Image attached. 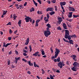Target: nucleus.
I'll return each mask as SVG.
<instances>
[{
    "label": "nucleus",
    "mask_w": 79,
    "mask_h": 79,
    "mask_svg": "<svg viewBox=\"0 0 79 79\" xmlns=\"http://www.w3.org/2000/svg\"><path fill=\"white\" fill-rule=\"evenodd\" d=\"M55 50L56 51L55 52V56H52L51 57V59L52 60H53V61H54V62H57V60L55 59V58H56L57 56H58L59 54V53L60 52V51L59 49H57L56 48L55 49ZM53 59H54L53 60Z\"/></svg>",
    "instance_id": "nucleus-1"
},
{
    "label": "nucleus",
    "mask_w": 79,
    "mask_h": 79,
    "mask_svg": "<svg viewBox=\"0 0 79 79\" xmlns=\"http://www.w3.org/2000/svg\"><path fill=\"white\" fill-rule=\"evenodd\" d=\"M65 34L64 36V38L65 39H68L69 40L71 39V35H69V31L68 30H65Z\"/></svg>",
    "instance_id": "nucleus-2"
},
{
    "label": "nucleus",
    "mask_w": 79,
    "mask_h": 79,
    "mask_svg": "<svg viewBox=\"0 0 79 79\" xmlns=\"http://www.w3.org/2000/svg\"><path fill=\"white\" fill-rule=\"evenodd\" d=\"M44 34L46 37H48V36L51 34V32L49 30H46L44 31Z\"/></svg>",
    "instance_id": "nucleus-3"
},
{
    "label": "nucleus",
    "mask_w": 79,
    "mask_h": 79,
    "mask_svg": "<svg viewBox=\"0 0 79 79\" xmlns=\"http://www.w3.org/2000/svg\"><path fill=\"white\" fill-rule=\"evenodd\" d=\"M47 17H45L44 18V20H45V23H48V19L50 18V15H49L48 13L47 14Z\"/></svg>",
    "instance_id": "nucleus-4"
},
{
    "label": "nucleus",
    "mask_w": 79,
    "mask_h": 79,
    "mask_svg": "<svg viewBox=\"0 0 79 79\" xmlns=\"http://www.w3.org/2000/svg\"><path fill=\"white\" fill-rule=\"evenodd\" d=\"M57 65L59 67H60V68H63V66H64L65 64L64 63L60 61L58 63Z\"/></svg>",
    "instance_id": "nucleus-5"
},
{
    "label": "nucleus",
    "mask_w": 79,
    "mask_h": 79,
    "mask_svg": "<svg viewBox=\"0 0 79 79\" xmlns=\"http://www.w3.org/2000/svg\"><path fill=\"white\" fill-rule=\"evenodd\" d=\"M69 10L71 11H73V12H74V11H75V9L74 7L69 6Z\"/></svg>",
    "instance_id": "nucleus-6"
},
{
    "label": "nucleus",
    "mask_w": 79,
    "mask_h": 79,
    "mask_svg": "<svg viewBox=\"0 0 79 79\" xmlns=\"http://www.w3.org/2000/svg\"><path fill=\"white\" fill-rule=\"evenodd\" d=\"M46 27H47L46 28L47 30H50V28L52 27L51 25L49 23H48L46 25Z\"/></svg>",
    "instance_id": "nucleus-7"
},
{
    "label": "nucleus",
    "mask_w": 79,
    "mask_h": 79,
    "mask_svg": "<svg viewBox=\"0 0 79 79\" xmlns=\"http://www.w3.org/2000/svg\"><path fill=\"white\" fill-rule=\"evenodd\" d=\"M30 19H31V18H30L29 17H27L25 18V19L26 20V23L29 22V20Z\"/></svg>",
    "instance_id": "nucleus-8"
},
{
    "label": "nucleus",
    "mask_w": 79,
    "mask_h": 79,
    "mask_svg": "<svg viewBox=\"0 0 79 79\" xmlns=\"http://www.w3.org/2000/svg\"><path fill=\"white\" fill-rule=\"evenodd\" d=\"M53 11V8L52 7H48L46 9V11Z\"/></svg>",
    "instance_id": "nucleus-9"
},
{
    "label": "nucleus",
    "mask_w": 79,
    "mask_h": 79,
    "mask_svg": "<svg viewBox=\"0 0 79 79\" xmlns=\"http://www.w3.org/2000/svg\"><path fill=\"white\" fill-rule=\"evenodd\" d=\"M66 4V2H60V6H64V5H65Z\"/></svg>",
    "instance_id": "nucleus-10"
},
{
    "label": "nucleus",
    "mask_w": 79,
    "mask_h": 79,
    "mask_svg": "<svg viewBox=\"0 0 79 79\" xmlns=\"http://www.w3.org/2000/svg\"><path fill=\"white\" fill-rule=\"evenodd\" d=\"M79 64V63H77V62H74L73 64V66H74V67H77V65Z\"/></svg>",
    "instance_id": "nucleus-11"
},
{
    "label": "nucleus",
    "mask_w": 79,
    "mask_h": 79,
    "mask_svg": "<svg viewBox=\"0 0 79 79\" xmlns=\"http://www.w3.org/2000/svg\"><path fill=\"white\" fill-rule=\"evenodd\" d=\"M62 25L64 29H67V26L65 23H63Z\"/></svg>",
    "instance_id": "nucleus-12"
},
{
    "label": "nucleus",
    "mask_w": 79,
    "mask_h": 79,
    "mask_svg": "<svg viewBox=\"0 0 79 79\" xmlns=\"http://www.w3.org/2000/svg\"><path fill=\"white\" fill-rule=\"evenodd\" d=\"M73 40H69V41L68 42V43H69L70 44H72V45H73L74 43H73Z\"/></svg>",
    "instance_id": "nucleus-13"
},
{
    "label": "nucleus",
    "mask_w": 79,
    "mask_h": 79,
    "mask_svg": "<svg viewBox=\"0 0 79 79\" xmlns=\"http://www.w3.org/2000/svg\"><path fill=\"white\" fill-rule=\"evenodd\" d=\"M77 68V67H76L74 66L71 69H72V70L73 71H77V70H76Z\"/></svg>",
    "instance_id": "nucleus-14"
},
{
    "label": "nucleus",
    "mask_w": 79,
    "mask_h": 79,
    "mask_svg": "<svg viewBox=\"0 0 79 79\" xmlns=\"http://www.w3.org/2000/svg\"><path fill=\"white\" fill-rule=\"evenodd\" d=\"M40 51L41 52L42 55H45V53L44 52V49H42L40 50Z\"/></svg>",
    "instance_id": "nucleus-15"
},
{
    "label": "nucleus",
    "mask_w": 79,
    "mask_h": 79,
    "mask_svg": "<svg viewBox=\"0 0 79 79\" xmlns=\"http://www.w3.org/2000/svg\"><path fill=\"white\" fill-rule=\"evenodd\" d=\"M39 52H35L34 54H33V56H37V55L39 53Z\"/></svg>",
    "instance_id": "nucleus-16"
},
{
    "label": "nucleus",
    "mask_w": 79,
    "mask_h": 79,
    "mask_svg": "<svg viewBox=\"0 0 79 79\" xmlns=\"http://www.w3.org/2000/svg\"><path fill=\"white\" fill-rule=\"evenodd\" d=\"M27 63L29 64V66H33V63H31V61H27Z\"/></svg>",
    "instance_id": "nucleus-17"
},
{
    "label": "nucleus",
    "mask_w": 79,
    "mask_h": 79,
    "mask_svg": "<svg viewBox=\"0 0 79 79\" xmlns=\"http://www.w3.org/2000/svg\"><path fill=\"white\" fill-rule=\"evenodd\" d=\"M58 20L60 22H62L63 21V19H62V18L61 17H59L58 18Z\"/></svg>",
    "instance_id": "nucleus-18"
},
{
    "label": "nucleus",
    "mask_w": 79,
    "mask_h": 79,
    "mask_svg": "<svg viewBox=\"0 0 79 79\" xmlns=\"http://www.w3.org/2000/svg\"><path fill=\"white\" fill-rule=\"evenodd\" d=\"M55 13V12L54 11H52L51 12L49 13L50 15H54Z\"/></svg>",
    "instance_id": "nucleus-19"
},
{
    "label": "nucleus",
    "mask_w": 79,
    "mask_h": 79,
    "mask_svg": "<svg viewBox=\"0 0 79 79\" xmlns=\"http://www.w3.org/2000/svg\"><path fill=\"white\" fill-rule=\"evenodd\" d=\"M13 18H14V19L15 20L16 18H17V16L16 15H15V14H13Z\"/></svg>",
    "instance_id": "nucleus-20"
},
{
    "label": "nucleus",
    "mask_w": 79,
    "mask_h": 79,
    "mask_svg": "<svg viewBox=\"0 0 79 79\" xmlns=\"http://www.w3.org/2000/svg\"><path fill=\"white\" fill-rule=\"evenodd\" d=\"M11 43H7L6 44L5 46L4 47L5 48H6V47H7L8 45H11Z\"/></svg>",
    "instance_id": "nucleus-21"
},
{
    "label": "nucleus",
    "mask_w": 79,
    "mask_h": 79,
    "mask_svg": "<svg viewBox=\"0 0 79 79\" xmlns=\"http://www.w3.org/2000/svg\"><path fill=\"white\" fill-rule=\"evenodd\" d=\"M20 57H15V59L17 60V61H18V60H20Z\"/></svg>",
    "instance_id": "nucleus-22"
},
{
    "label": "nucleus",
    "mask_w": 79,
    "mask_h": 79,
    "mask_svg": "<svg viewBox=\"0 0 79 79\" xmlns=\"http://www.w3.org/2000/svg\"><path fill=\"white\" fill-rule=\"evenodd\" d=\"M29 48L30 49V52H32V47L31 45H30L29 46Z\"/></svg>",
    "instance_id": "nucleus-23"
},
{
    "label": "nucleus",
    "mask_w": 79,
    "mask_h": 79,
    "mask_svg": "<svg viewBox=\"0 0 79 79\" xmlns=\"http://www.w3.org/2000/svg\"><path fill=\"white\" fill-rule=\"evenodd\" d=\"M34 4H35V5L36 6H37V3H36L35 1L33 0Z\"/></svg>",
    "instance_id": "nucleus-24"
},
{
    "label": "nucleus",
    "mask_w": 79,
    "mask_h": 79,
    "mask_svg": "<svg viewBox=\"0 0 79 79\" xmlns=\"http://www.w3.org/2000/svg\"><path fill=\"white\" fill-rule=\"evenodd\" d=\"M71 37L72 38H76V35L74 34L72 35H71Z\"/></svg>",
    "instance_id": "nucleus-25"
},
{
    "label": "nucleus",
    "mask_w": 79,
    "mask_h": 79,
    "mask_svg": "<svg viewBox=\"0 0 79 79\" xmlns=\"http://www.w3.org/2000/svg\"><path fill=\"white\" fill-rule=\"evenodd\" d=\"M71 58H76V55H72L71 56Z\"/></svg>",
    "instance_id": "nucleus-26"
},
{
    "label": "nucleus",
    "mask_w": 79,
    "mask_h": 79,
    "mask_svg": "<svg viewBox=\"0 0 79 79\" xmlns=\"http://www.w3.org/2000/svg\"><path fill=\"white\" fill-rule=\"evenodd\" d=\"M3 15H5L6 14V13H7V11L6 10L5 11V10H3Z\"/></svg>",
    "instance_id": "nucleus-27"
},
{
    "label": "nucleus",
    "mask_w": 79,
    "mask_h": 79,
    "mask_svg": "<svg viewBox=\"0 0 79 79\" xmlns=\"http://www.w3.org/2000/svg\"><path fill=\"white\" fill-rule=\"evenodd\" d=\"M63 40H64V42H69V41L68 40H67L65 39L64 38H63Z\"/></svg>",
    "instance_id": "nucleus-28"
},
{
    "label": "nucleus",
    "mask_w": 79,
    "mask_h": 79,
    "mask_svg": "<svg viewBox=\"0 0 79 79\" xmlns=\"http://www.w3.org/2000/svg\"><path fill=\"white\" fill-rule=\"evenodd\" d=\"M7 64L8 65L10 64V60L9 59H8L7 60Z\"/></svg>",
    "instance_id": "nucleus-29"
},
{
    "label": "nucleus",
    "mask_w": 79,
    "mask_h": 79,
    "mask_svg": "<svg viewBox=\"0 0 79 79\" xmlns=\"http://www.w3.org/2000/svg\"><path fill=\"white\" fill-rule=\"evenodd\" d=\"M57 62H60V57H58V58H57Z\"/></svg>",
    "instance_id": "nucleus-30"
},
{
    "label": "nucleus",
    "mask_w": 79,
    "mask_h": 79,
    "mask_svg": "<svg viewBox=\"0 0 79 79\" xmlns=\"http://www.w3.org/2000/svg\"><path fill=\"white\" fill-rule=\"evenodd\" d=\"M41 71L42 72V74H45V71H44V69H41Z\"/></svg>",
    "instance_id": "nucleus-31"
},
{
    "label": "nucleus",
    "mask_w": 79,
    "mask_h": 79,
    "mask_svg": "<svg viewBox=\"0 0 79 79\" xmlns=\"http://www.w3.org/2000/svg\"><path fill=\"white\" fill-rule=\"evenodd\" d=\"M50 51L51 52V53H53V48L52 47L50 48Z\"/></svg>",
    "instance_id": "nucleus-32"
},
{
    "label": "nucleus",
    "mask_w": 79,
    "mask_h": 79,
    "mask_svg": "<svg viewBox=\"0 0 79 79\" xmlns=\"http://www.w3.org/2000/svg\"><path fill=\"white\" fill-rule=\"evenodd\" d=\"M51 2L53 3H56V0H52Z\"/></svg>",
    "instance_id": "nucleus-33"
},
{
    "label": "nucleus",
    "mask_w": 79,
    "mask_h": 79,
    "mask_svg": "<svg viewBox=\"0 0 79 79\" xmlns=\"http://www.w3.org/2000/svg\"><path fill=\"white\" fill-rule=\"evenodd\" d=\"M9 32L10 34H12V32H13V31H12L11 29H10L9 30Z\"/></svg>",
    "instance_id": "nucleus-34"
},
{
    "label": "nucleus",
    "mask_w": 79,
    "mask_h": 79,
    "mask_svg": "<svg viewBox=\"0 0 79 79\" xmlns=\"http://www.w3.org/2000/svg\"><path fill=\"white\" fill-rule=\"evenodd\" d=\"M73 18H77V17H78L79 16L77 15H73Z\"/></svg>",
    "instance_id": "nucleus-35"
},
{
    "label": "nucleus",
    "mask_w": 79,
    "mask_h": 79,
    "mask_svg": "<svg viewBox=\"0 0 79 79\" xmlns=\"http://www.w3.org/2000/svg\"><path fill=\"white\" fill-rule=\"evenodd\" d=\"M26 42H29V38H28L27 39V40L26 41Z\"/></svg>",
    "instance_id": "nucleus-36"
},
{
    "label": "nucleus",
    "mask_w": 79,
    "mask_h": 79,
    "mask_svg": "<svg viewBox=\"0 0 79 79\" xmlns=\"http://www.w3.org/2000/svg\"><path fill=\"white\" fill-rule=\"evenodd\" d=\"M50 78L51 79H54V78H53V76H52V75H50Z\"/></svg>",
    "instance_id": "nucleus-37"
},
{
    "label": "nucleus",
    "mask_w": 79,
    "mask_h": 79,
    "mask_svg": "<svg viewBox=\"0 0 79 79\" xmlns=\"http://www.w3.org/2000/svg\"><path fill=\"white\" fill-rule=\"evenodd\" d=\"M40 21V20L38 19V20H36V23H39V22Z\"/></svg>",
    "instance_id": "nucleus-38"
},
{
    "label": "nucleus",
    "mask_w": 79,
    "mask_h": 79,
    "mask_svg": "<svg viewBox=\"0 0 79 79\" xmlns=\"http://www.w3.org/2000/svg\"><path fill=\"white\" fill-rule=\"evenodd\" d=\"M55 10L56 11H57V7L56 6H55Z\"/></svg>",
    "instance_id": "nucleus-39"
},
{
    "label": "nucleus",
    "mask_w": 79,
    "mask_h": 79,
    "mask_svg": "<svg viewBox=\"0 0 79 79\" xmlns=\"http://www.w3.org/2000/svg\"><path fill=\"white\" fill-rule=\"evenodd\" d=\"M33 64H34V67H35V68H36V63H35V62H34Z\"/></svg>",
    "instance_id": "nucleus-40"
},
{
    "label": "nucleus",
    "mask_w": 79,
    "mask_h": 79,
    "mask_svg": "<svg viewBox=\"0 0 79 79\" xmlns=\"http://www.w3.org/2000/svg\"><path fill=\"white\" fill-rule=\"evenodd\" d=\"M21 24V20H20L19 21V22H18V24Z\"/></svg>",
    "instance_id": "nucleus-41"
},
{
    "label": "nucleus",
    "mask_w": 79,
    "mask_h": 79,
    "mask_svg": "<svg viewBox=\"0 0 79 79\" xmlns=\"http://www.w3.org/2000/svg\"><path fill=\"white\" fill-rule=\"evenodd\" d=\"M7 26L8 25H11V22H9L8 23L6 24Z\"/></svg>",
    "instance_id": "nucleus-42"
},
{
    "label": "nucleus",
    "mask_w": 79,
    "mask_h": 79,
    "mask_svg": "<svg viewBox=\"0 0 79 79\" xmlns=\"http://www.w3.org/2000/svg\"><path fill=\"white\" fill-rule=\"evenodd\" d=\"M37 0V2H39L40 3V4H42V3H41V1L40 0Z\"/></svg>",
    "instance_id": "nucleus-43"
},
{
    "label": "nucleus",
    "mask_w": 79,
    "mask_h": 79,
    "mask_svg": "<svg viewBox=\"0 0 79 79\" xmlns=\"http://www.w3.org/2000/svg\"><path fill=\"white\" fill-rule=\"evenodd\" d=\"M57 29L58 30H60L61 31V28L60 27H57Z\"/></svg>",
    "instance_id": "nucleus-44"
},
{
    "label": "nucleus",
    "mask_w": 79,
    "mask_h": 79,
    "mask_svg": "<svg viewBox=\"0 0 79 79\" xmlns=\"http://www.w3.org/2000/svg\"><path fill=\"white\" fill-rule=\"evenodd\" d=\"M22 60L24 61L25 62H27V60L24 59V58H23L22 59Z\"/></svg>",
    "instance_id": "nucleus-45"
},
{
    "label": "nucleus",
    "mask_w": 79,
    "mask_h": 79,
    "mask_svg": "<svg viewBox=\"0 0 79 79\" xmlns=\"http://www.w3.org/2000/svg\"><path fill=\"white\" fill-rule=\"evenodd\" d=\"M47 3H48L49 4H50L51 2L50 1H46Z\"/></svg>",
    "instance_id": "nucleus-46"
},
{
    "label": "nucleus",
    "mask_w": 79,
    "mask_h": 79,
    "mask_svg": "<svg viewBox=\"0 0 79 79\" xmlns=\"http://www.w3.org/2000/svg\"><path fill=\"white\" fill-rule=\"evenodd\" d=\"M27 2H25L24 4V6H26V5H27Z\"/></svg>",
    "instance_id": "nucleus-47"
},
{
    "label": "nucleus",
    "mask_w": 79,
    "mask_h": 79,
    "mask_svg": "<svg viewBox=\"0 0 79 79\" xmlns=\"http://www.w3.org/2000/svg\"><path fill=\"white\" fill-rule=\"evenodd\" d=\"M73 59L74 61H77V59H76V58H73Z\"/></svg>",
    "instance_id": "nucleus-48"
},
{
    "label": "nucleus",
    "mask_w": 79,
    "mask_h": 79,
    "mask_svg": "<svg viewBox=\"0 0 79 79\" xmlns=\"http://www.w3.org/2000/svg\"><path fill=\"white\" fill-rule=\"evenodd\" d=\"M23 55L24 56H27V54H26V53H23Z\"/></svg>",
    "instance_id": "nucleus-49"
},
{
    "label": "nucleus",
    "mask_w": 79,
    "mask_h": 79,
    "mask_svg": "<svg viewBox=\"0 0 79 79\" xmlns=\"http://www.w3.org/2000/svg\"><path fill=\"white\" fill-rule=\"evenodd\" d=\"M15 53H16L17 55H18V51H17V50H15Z\"/></svg>",
    "instance_id": "nucleus-50"
},
{
    "label": "nucleus",
    "mask_w": 79,
    "mask_h": 79,
    "mask_svg": "<svg viewBox=\"0 0 79 79\" xmlns=\"http://www.w3.org/2000/svg\"><path fill=\"white\" fill-rule=\"evenodd\" d=\"M8 40H11V37H9L8 38Z\"/></svg>",
    "instance_id": "nucleus-51"
},
{
    "label": "nucleus",
    "mask_w": 79,
    "mask_h": 79,
    "mask_svg": "<svg viewBox=\"0 0 79 79\" xmlns=\"http://www.w3.org/2000/svg\"><path fill=\"white\" fill-rule=\"evenodd\" d=\"M28 44H29V42H26L25 43V45H28Z\"/></svg>",
    "instance_id": "nucleus-52"
},
{
    "label": "nucleus",
    "mask_w": 79,
    "mask_h": 79,
    "mask_svg": "<svg viewBox=\"0 0 79 79\" xmlns=\"http://www.w3.org/2000/svg\"><path fill=\"white\" fill-rule=\"evenodd\" d=\"M69 15H73V12H69Z\"/></svg>",
    "instance_id": "nucleus-53"
},
{
    "label": "nucleus",
    "mask_w": 79,
    "mask_h": 79,
    "mask_svg": "<svg viewBox=\"0 0 79 79\" xmlns=\"http://www.w3.org/2000/svg\"><path fill=\"white\" fill-rule=\"evenodd\" d=\"M6 44V43L5 42H4L3 43V47H5V44Z\"/></svg>",
    "instance_id": "nucleus-54"
},
{
    "label": "nucleus",
    "mask_w": 79,
    "mask_h": 79,
    "mask_svg": "<svg viewBox=\"0 0 79 79\" xmlns=\"http://www.w3.org/2000/svg\"><path fill=\"white\" fill-rule=\"evenodd\" d=\"M11 54H12V51H10L9 52V55H11Z\"/></svg>",
    "instance_id": "nucleus-55"
},
{
    "label": "nucleus",
    "mask_w": 79,
    "mask_h": 79,
    "mask_svg": "<svg viewBox=\"0 0 79 79\" xmlns=\"http://www.w3.org/2000/svg\"><path fill=\"white\" fill-rule=\"evenodd\" d=\"M39 26V24H38V23H37L36 22L35 26Z\"/></svg>",
    "instance_id": "nucleus-56"
},
{
    "label": "nucleus",
    "mask_w": 79,
    "mask_h": 79,
    "mask_svg": "<svg viewBox=\"0 0 79 79\" xmlns=\"http://www.w3.org/2000/svg\"><path fill=\"white\" fill-rule=\"evenodd\" d=\"M15 63H16V64L18 63V61L16 59L15 60V61H14Z\"/></svg>",
    "instance_id": "nucleus-57"
},
{
    "label": "nucleus",
    "mask_w": 79,
    "mask_h": 79,
    "mask_svg": "<svg viewBox=\"0 0 79 79\" xmlns=\"http://www.w3.org/2000/svg\"><path fill=\"white\" fill-rule=\"evenodd\" d=\"M66 64H67V65H69V61H67Z\"/></svg>",
    "instance_id": "nucleus-58"
},
{
    "label": "nucleus",
    "mask_w": 79,
    "mask_h": 79,
    "mask_svg": "<svg viewBox=\"0 0 79 79\" xmlns=\"http://www.w3.org/2000/svg\"><path fill=\"white\" fill-rule=\"evenodd\" d=\"M44 17V15H42L40 19L42 20L43 19V17Z\"/></svg>",
    "instance_id": "nucleus-59"
},
{
    "label": "nucleus",
    "mask_w": 79,
    "mask_h": 79,
    "mask_svg": "<svg viewBox=\"0 0 79 79\" xmlns=\"http://www.w3.org/2000/svg\"><path fill=\"white\" fill-rule=\"evenodd\" d=\"M27 73L29 74H31V72L28 71L27 72Z\"/></svg>",
    "instance_id": "nucleus-60"
},
{
    "label": "nucleus",
    "mask_w": 79,
    "mask_h": 79,
    "mask_svg": "<svg viewBox=\"0 0 79 79\" xmlns=\"http://www.w3.org/2000/svg\"><path fill=\"white\" fill-rule=\"evenodd\" d=\"M17 32H18V31L17 30L16 31H15L14 32V34H16L17 33Z\"/></svg>",
    "instance_id": "nucleus-61"
},
{
    "label": "nucleus",
    "mask_w": 79,
    "mask_h": 79,
    "mask_svg": "<svg viewBox=\"0 0 79 79\" xmlns=\"http://www.w3.org/2000/svg\"><path fill=\"white\" fill-rule=\"evenodd\" d=\"M56 72L57 73H60V70H58L56 71Z\"/></svg>",
    "instance_id": "nucleus-62"
},
{
    "label": "nucleus",
    "mask_w": 79,
    "mask_h": 79,
    "mask_svg": "<svg viewBox=\"0 0 79 79\" xmlns=\"http://www.w3.org/2000/svg\"><path fill=\"white\" fill-rule=\"evenodd\" d=\"M68 17H69V18H71V17H72V15H70L68 16Z\"/></svg>",
    "instance_id": "nucleus-63"
},
{
    "label": "nucleus",
    "mask_w": 79,
    "mask_h": 79,
    "mask_svg": "<svg viewBox=\"0 0 79 79\" xmlns=\"http://www.w3.org/2000/svg\"><path fill=\"white\" fill-rule=\"evenodd\" d=\"M61 22H60V21H57V22L58 23V24H61Z\"/></svg>",
    "instance_id": "nucleus-64"
}]
</instances>
